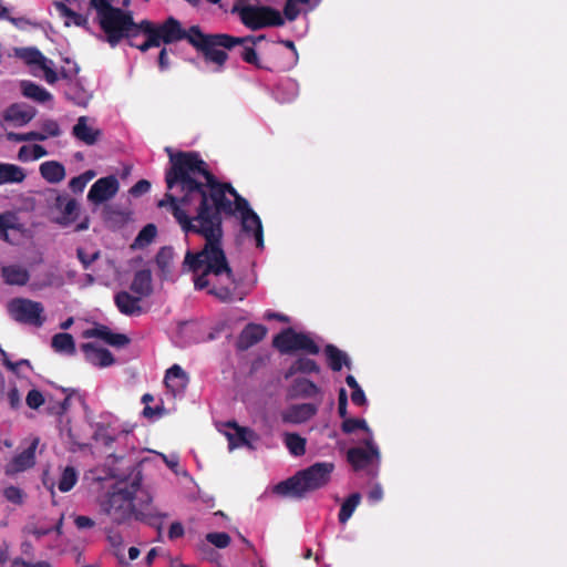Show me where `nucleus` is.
<instances>
[{
  "label": "nucleus",
  "mask_w": 567,
  "mask_h": 567,
  "mask_svg": "<svg viewBox=\"0 0 567 567\" xmlns=\"http://www.w3.org/2000/svg\"><path fill=\"white\" fill-rule=\"evenodd\" d=\"M317 412V408L311 403L295 404L281 413L285 423L300 424L311 419Z\"/></svg>",
  "instance_id": "nucleus-17"
},
{
  "label": "nucleus",
  "mask_w": 567,
  "mask_h": 567,
  "mask_svg": "<svg viewBox=\"0 0 567 567\" xmlns=\"http://www.w3.org/2000/svg\"><path fill=\"white\" fill-rule=\"evenodd\" d=\"M7 400L13 409H17L21 403L19 392H8Z\"/></svg>",
  "instance_id": "nucleus-64"
},
{
  "label": "nucleus",
  "mask_w": 567,
  "mask_h": 567,
  "mask_svg": "<svg viewBox=\"0 0 567 567\" xmlns=\"http://www.w3.org/2000/svg\"><path fill=\"white\" fill-rule=\"evenodd\" d=\"M367 449L353 447L348 451V460L355 470L364 467L370 463L372 457H379V450L373 444L372 436L364 440Z\"/></svg>",
  "instance_id": "nucleus-14"
},
{
  "label": "nucleus",
  "mask_w": 567,
  "mask_h": 567,
  "mask_svg": "<svg viewBox=\"0 0 567 567\" xmlns=\"http://www.w3.org/2000/svg\"><path fill=\"white\" fill-rule=\"evenodd\" d=\"M39 444L40 439L38 436H33L29 446L6 464L4 474L8 476H14L33 467L35 464V451Z\"/></svg>",
  "instance_id": "nucleus-10"
},
{
  "label": "nucleus",
  "mask_w": 567,
  "mask_h": 567,
  "mask_svg": "<svg viewBox=\"0 0 567 567\" xmlns=\"http://www.w3.org/2000/svg\"><path fill=\"white\" fill-rule=\"evenodd\" d=\"M38 68L43 71L44 79L49 84H53L58 81V74L54 70V62L52 60L42 54V59H40Z\"/></svg>",
  "instance_id": "nucleus-41"
},
{
  "label": "nucleus",
  "mask_w": 567,
  "mask_h": 567,
  "mask_svg": "<svg viewBox=\"0 0 567 567\" xmlns=\"http://www.w3.org/2000/svg\"><path fill=\"white\" fill-rule=\"evenodd\" d=\"M153 30L161 44H169L181 40H187L190 44V38L193 37V27L185 30L181 22L173 17H169L161 24H153Z\"/></svg>",
  "instance_id": "nucleus-9"
},
{
  "label": "nucleus",
  "mask_w": 567,
  "mask_h": 567,
  "mask_svg": "<svg viewBox=\"0 0 567 567\" xmlns=\"http://www.w3.org/2000/svg\"><path fill=\"white\" fill-rule=\"evenodd\" d=\"M266 332L267 329L264 326L250 323L241 331L237 340V347L240 350H247L262 340Z\"/></svg>",
  "instance_id": "nucleus-21"
},
{
  "label": "nucleus",
  "mask_w": 567,
  "mask_h": 567,
  "mask_svg": "<svg viewBox=\"0 0 567 567\" xmlns=\"http://www.w3.org/2000/svg\"><path fill=\"white\" fill-rule=\"evenodd\" d=\"M25 532L34 535L37 538H41V537L48 535L51 532V529L50 528H39L35 525H28L25 527Z\"/></svg>",
  "instance_id": "nucleus-59"
},
{
  "label": "nucleus",
  "mask_w": 567,
  "mask_h": 567,
  "mask_svg": "<svg viewBox=\"0 0 567 567\" xmlns=\"http://www.w3.org/2000/svg\"><path fill=\"white\" fill-rule=\"evenodd\" d=\"M1 274L4 282L8 285L24 286L30 279L29 271L17 265L2 267Z\"/></svg>",
  "instance_id": "nucleus-25"
},
{
  "label": "nucleus",
  "mask_w": 567,
  "mask_h": 567,
  "mask_svg": "<svg viewBox=\"0 0 567 567\" xmlns=\"http://www.w3.org/2000/svg\"><path fill=\"white\" fill-rule=\"evenodd\" d=\"M92 439L104 446H110L115 441V436L110 433L109 426L101 423L95 425Z\"/></svg>",
  "instance_id": "nucleus-40"
},
{
  "label": "nucleus",
  "mask_w": 567,
  "mask_h": 567,
  "mask_svg": "<svg viewBox=\"0 0 567 567\" xmlns=\"http://www.w3.org/2000/svg\"><path fill=\"white\" fill-rule=\"evenodd\" d=\"M228 426L230 427V431L226 432V436L228 439L230 450L244 445L251 450L255 449L251 444L252 441L257 440V435L254 431L248 427H241L236 423H229Z\"/></svg>",
  "instance_id": "nucleus-16"
},
{
  "label": "nucleus",
  "mask_w": 567,
  "mask_h": 567,
  "mask_svg": "<svg viewBox=\"0 0 567 567\" xmlns=\"http://www.w3.org/2000/svg\"><path fill=\"white\" fill-rule=\"evenodd\" d=\"M75 525L80 529H85V528H92L95 525V523L92 518H90L87 516H78L75 518Z\"/></svg>",
  "instance_id": "nucleus-57"
},
{
  "label": "nucleus",
  "mask_w": 567,
  "mask_h": 567,
  "mask_svg": "<svg viewBox=\"0 0 567 567\" xmlns=\"http://www.w3.org/2000/svg\"><path fill=\"white\" fill-rule=\"evenodd\" d=\"M161 393H145L142 398V402L145 405L142 414L146 419H157L168 412L165 408V400L159 395Z\"/></svg>",
  "instance_id": "nucleus-19"
},
{
  "label": "nucleus",
  "mask_w": 567,
  "mask_h": 567,
  "mask_svg": "<svg viewBox=\"0 0 567 567\" xmlns=\"http://www.w3.org/2000/svg\"><path fill=\"white\" fill-rule=\"evenodd\" d=\"M118 190V182L114 176L97 179L87 193V200L93 204H101L115 196Z\"/></svg>",
  "instance_id": "nucleus-11"
},
{
  "label": "nucleus",
  "mask_w": 567,
  "mask_h": 567,
  "mask_svg": "<svg viewBox=\"0 0 567 567\" xmlns=\"http://www.w3.org/2000/svg\"><path fill=\"white\" fill-rule=\"evenodd\" d=\"M164 384L167 390H183L189 384V375L181 365L173 364L165 373Z\"/></svg>",
  "instance_id": "nucleus-22"
},
{
  "label": "nucleus",
  "mask_w": 567,
  "mask_h": 567,
  "mask_svg": "<svg viewBox=\"0 0 567 567\" xmlns=\"http://www.w3.org/2000/svg\"><path fill=\"white\" fill-rule=\"evenodd\" d=\"M9 316L17 322L33 327H42L45 322L44 307L41 302L14 298L7 305Z\"/></svg>",
  "instance_id": "nucleus-7"
},
{
  "label": "nucleus",
  "mask_w": 567,
  "mask_h": 567,
  "mask_svg": "<svg viewBox=\"0 0 567 567\" xmlns=\"http://www.w3.org/2000/svg\"><path fill=\"white\" fill-rule=\"evenodd\" d=\"M284 442L289 452L295 456H301L306 453L307 440L297 433H285Z\"/></svg>",
  "instance_id": "nucleus-32"
},
{
  "label": "nucleus",
  "mask_w": 567,
  "mask_h": 567,
  "mask_svg": "<svg viewBox=\"0 0 567 567\" xmlns=\"http://www.w3.org/2000/svg\"><path fill=\"white\" fill-rule=\"evenodd\" d=\"M142 475L136 468L126 478L118 480L99 502L100 512L112 523L122 525L132 518L162 532V519L167 515L153 504V496L142 489Z\"/></svg>",
  "instance_id": "nucleus-2"
},
{
  "label": "nucleus",
  "mask_w": 567,
  "mask_h": 567,
  "mask_svg": "<svg viewBox=\"0 0 567 567\" xmlns=\"http://www.w3.org/2000/svg\"><path fill=\"white\" fill-rule=\"evenodd\" d=\"M69 186L70 188L74 192V193H82L83 189L85 188L86 186V183L85 181H83V178L79 175L76 177H73L70 183H69Z\"/></svg>",
  "instance_id": "nucleus-55"
},
{
  "label": "nucleus",
  "mask_w": 567,
  "mask_h": 567,
  "mask_svg": "<svg viewBox=\"0 0 567 567\" xmlns=\"http://www.w3.org/2000/svg\"><path fill=\"white\" fill-rule=\"evenodd\" d=\"M82 351L84 352L85 360L94 367L106 368L115 361L107 349L100 348L94 343L82 344Z\"/></svg>",
  "instance_id": "nucleus-15"
},
{
  "label": "nucleus",
  "mask_w": 567,
  "mask_h": 567,
  "mask_svg": "<svg viewBox=\"0 0 567 567\" xmlns=\"http://www.w3.org/2000/svg\"><path fill=\"white\" fill-rule=\"evenodd\" d=\"M293 381L296 383L293 390H316L313 383L303 375L296 377Z\"/></svg>",
  "instance_id": "nucleus-54"
},
{
  "label": "nucleus",
  "mask_w": 567,
  "mask_h": 567,
  "mask_svg": "<svg viewBox=\"0 0 567 567\" xmlns=\"http://www.w3.org/2000/svg\"><path fill=\"white\" fill-rule=\"evenodd\" d=\"M333 471L332 463H316L274 486V493L284 497L302 498L309 492L324 486Z\"/></svg>",
  "instance_id": "nucleus-4"
},
{
  "label": "nucleus",
  "mask_w": 567,
  "mask_h": 567,
  "mask_svg": "<svg viewBox=\"0 0 567 567\" xmlns=\"http://www.w3.org/2000/svg\"><path fill=\"white\" fill-rule=\"evenodd\" d=\"M40 173L49 183H59L65 177L64 166L55 161L42 163L40 165Z\"/></svg>",
  "instance_id": "nucleus-26"
},
{
  "label": "nucleus",
  "mask_w": 567,
  "mask_h": 567,
  "mask_svg": "<svg viewBox=\"0 0 567 567\" xmlns=\"http://www.w3.org/2000/svg\"><path fill=\"white\" fill-rule=\"evenodd\" d=\"M10 215H0V238L7 239V230L11 227Z\"/></svg>",
  "instance_id": "nucleus-56"
},
{
  "label": "nucleus",
  "mask_w": 567,
  "mask_h": 567,
  "mask_svg": "<svg viewBox=\"0 0 567 567\" xmlns=\"http://www.w3.org/2000/svg\"><path fill=\"white\" fill-rule=\"evenodd\" d=\"M339 404H338V411L341 417H346L347 415V392H339Z\"/></svg>",
  "instance_id": "nucleus-61"
},
{
  "label": "nucleus",
  "mask_w": 567,
  "mask_h": 567,
  "mask_svg": "<svg viewBox=\"0 0 567 567\" xmlns=\"http://www.w3.org/2000/svg\"><path fill=\"white\" fill-rule=\"evenodd\" d=\"M317 370V364L313 360L308 358H300L289 369L286 379L292 378L298 372L308 373Z\"/></svg>",
  "instance_id": "nucleus-39"
},
{
  "label": "nucleus",
  "mask_w": 567,
  "mask_h": 567,
  "mask_svg": "<svg viewBox=\"0 0 567 567\" xmlns=\"http://www.w3.org/2000/svg\"><path fill=\"white\" fill-rule=\"evenodd\" d=\"M84 337L86 338H99L110 346L113 347H124L130 343V339L122 333H114L105 326H99L96 328L86 330L84 332Z\"/></svg>",
  "instance_id": "nucleus-20"
},
{
  "label": "nucleus",
  "mask_w": 567,
  "mask_h": 567,
  "mask_svg": "<svg viewBox=\"0 0 567 567\" xmlns=\"http://www.w3.org/2000/svg\"><path fill=\"white\" fill-rule=\"evenodd\" d=\"M324 352L328 358L329 365L333 371L341 370L343 365L350 368L351 361L349 355L337 347L328 344Z\"/></svg>",
  "instance_id": "nucleus-28"
},
{
  "label": "nucleus",
  "mask_w": 567,
  "mask_h": 567,
  "mask_svg": "<svg viewBox=\"0 0 567 567\" xmlns=\"http://www.w3.org/2000/svg\"><path fill=\"white\" fill-rule=\"evenodd\" d=\"M137 28H138V32L136 34H138L141 31H143L147 35V40L143 44L138 45V49L141 51L144 52V51H147L152 47L161 45L159 39H157V37L153 30L152 22L144 20L141 23H137Z\"/></svg>",
  "instance_id": "nucleus-33"
},
{
  "label": "nucleus",
  "mask_w": 567,
  "mask_h": 567,
  "mask_svg": "<svg viewBox=\"0 0 567 567\" xmlns=\"http://www.w3.org/2000/svg\"><path fill=\"white\" fill-rule=\"evenodd\" d=\"M171 167L166 172L167 188L181 187L183 196L178 199L167 193L159 207L169 209L188 234L205 238V245L198 252L187 251L184 268L194 272L195 288L207 289L208 293L223 302L243 300L238 292V280L221 247L220 212H231L233 205L225 197L223 187L206 168V163L194 152L173 153L166 147Z\"/></svg>",
  "instance_id": "nucleus-1"
},
{
  "label": "nucleus",
  "mask_w": 567,
  "mask_h": 567,
  "mask_svg": "<svg viewBox=\"0 0 567 567\" xmlns=\"http://www.w3.org/2000/svg\"><path fill=\"white\" fill-rule=\"evenodd\" d=\"M274 346L284 353H289L296 350H305L308 353L317 354L319 347L315 341L305 333H298L291 328L286 329L275 337Z\"/></svg>",
  "instance_id": "nucleus-8"
},
{
  "label": "nucleus",
  "mask_w": 567,
  "mask_h": 567,
  "mask_svg": "<svg viewBox=\"0 0 567 567\" xmlns=\"http://www.w3.org/2000/svg\"><path fill=\"white\" fill-rule=\"evenodd\" d=\"M183 534H184V527L181 523L175 522L171 525L169 530H168V537L171 539L178 538V537L183 536Z\"/></svg>",
  "instance_id": "nucleus-58"
},
{
  "label": "nucleus",
  "mask_w": 567,
  "mask_h": 567,
  "mask_svg": "<svg viewBox=\"0 0 567 567\" xmlns=\"http://www.w3.org/2000/svg\"><path fill=\"white\" fill-rule=\"evenodd\" d=\"M37 114V110L27 104H12L6 111V120L10 122H14L17 125H25L29 123Z\"/></svg>",
  "instance_id": "nucleus-23"
},
{
  "label": "nucleus",
  "mask_w": 567,
  "mask_h": 567,
  "mask_svg": "<svg viewBox=\"0 0 567 567\" xmlns=\"http://www.w3.org/2000/svg\"><path fill=\"white\" fill-rule=\"evenodd\" d=\"M23 169L13 164L0 163V185L8 183H20L24 179Z\"/></svg>",
  "instance_id": "nucleus-30"
},
{
  "label": "nucleus",
  "mask_w": 567,
  "mask_h": 567,
  "mask_svg": "<svg viewBox=\"0 0 567 567\" xmlns=\"http://www.w3.org/2000/svg\"><path fill=\"white\" fill-rule=\"evenodd\" d=\"M30 152L32 153L33 161L39 159V158L44 157V156L48 155L47 150L43 146L39 145V144L31 145L30 146Z\"/></svg>",
  "instance_id": "nucleus-60"
},
{
  "label": "nucleus",
  "mask_w": 567,
  "mask_h": 567,
  "mask_svg": "<svg viewBox=\"0 0 567 567\" xmlns=\"http://www.w3.org/2000/svg\"><path fill=\"white\" fill-rule=\"evenodd\" d=\"M360 501L361 495L353 493L343 502L339 513V522L341 524H346L350 519L357 506L360 504Z\"/></svg>",
  "instance_id": "nucleus-35"
},
{
  "label": "nucleus",
  "mask_w": 567,
  "mask_h": 567,
  "mask_svg": "<svg viewBox=\"0 0 567 567\" xmlns=\"http://www.w3.org/2000/svg\"><path fill=\"white\" fill-rule=\"evenodd\" d=\"M299 3H301L300 0H287L285 8H284V14L287 20L293 21L299 16Z\"/></svg>",
  "instance_id": "nucleus-47"
},
{
  "label": "nucleus",
  "mask_w": 567,
  "mask_h": 567,
  "mask_svg": "<svg viewBox=\"0 0 567 567\" xmlns=\"http://www.w3.org/2000/svg\"><path fill=\"white\" fill-rule=\"evenodd\" d=\"M51 347L60 353L73 354L75 352L74 339L70 333H56L53 336Z\"/></svg>",
  "instance_id": "nucleus-31"
},
{
  "label": "nucleus",
  "mask_w": 567,
  "mask_h": 567,
  "mask_svg": "<svg viewBox=\"0 0 567 567\" xmlns=\"http://www.w3.org/2000/svg\"><path fill=\"white\" fill-rule=\"evenodd\" d=\"M25 401H27V404L31 409H38L40 405L45 404L47 410L51 414L60 415L68 410L69 402H70V395H65L63 398V401L60 402L58 405H52L51 401L48 400L47 396H44L42 392H28Z\"/></svg>",
  "instance_id": "nucleus-18"
},
{
  "label": "nucleus",
  "mask_w": 567,
  "mask_h": 567,
  "mask_svg": "<svg viewBox=\"0 0 567 567\" xmlns=\"http://www.w3.org/2000/svg\"><path fill=\"white\" fill-rule=\"evenodd\" d=\"M8 138L10 141H16V142L44 141V140H47V135H44L43 133H40V132H28V133H23V134L11 132L8 134Z\"/></svg>",
  "instance_id": "nucleus-45"
},
{
  "label": "nucleus",
  "mask_w": 567,
  "mask_h": 567,
  "mask_svg": "<svg viewBox=\"0 0 567 567\" xmlns=\"http://www.w3.org/2000/svg\"><path fill=\"white\" fill-rule=\"evenodd\" d=\"M65 63L68 64V66L61 69V76L63 79L72 80L74 76L78 75L80 68L75 62H71L69 59H65Z\"/></svg>",
  "instance_id": "nucleus-50"
},
{
  "label": "nucleus",
  "mask_w": 567,
  "mask_h": 567,
  "mask_svg": "<svg viewBox=\"0 0 567 567\" xmlns=\"http://www.w3.org/2000/svg\"><path fill=\"white\" fill-rule=\"evenodd\" d=\"M233 12H237L241 22L251 30L281 27L285 23L280 12L271 7L235 6Z\"/></svg>",
  "instance_id": "nucleus-6"
},
{
  "label": "nucleus",
  "mask_w": 567,
  "mask_h": 567,
  "mask_svg": "<svg viewBox=\"0 0 567 567\" xmlns=\"http://www.w3.org/2000/svg\"><path fill=\"white\" fill-rule=\"evenodd\" d=\"M6 364L8 365V368H10L14 373H19L23 368L25 369H29L30 365H29V362L27 360H21L20 362L18 363H11L9 361L6 362Z\"/></svg>",
  "instance_id": "nucleus-63"
},
{
  "label": "nucleus",
  "mask_w": 567,
  "mask_h": 567,
  "mask_svg": "<svg viewBox=\"0 0 567 567\" xmlns=\"http://www.w3.org/2000/svg\"><path fill=\"white\" fill-rule=\"evenodd\" d=\"M78 477L79 473L75 470V467H64L58 482V488L63 493L71 491L73 486L76 484Z\"/></svg>",
  "instance_id": "nucleus-34"
},
{
  "label": "nucleus",
  "mask_w": 567,
  "mask_h": 567,
  "mask_svg": "<svg viewBox=\"0 0 567 567\" xmlns=\"http://www.w3.org/2000/svg\"><path fill=\"white\" fill-rule=\"evenodd\" d=\"M100 256L99 251L93 252L92 255H86L83 249H78V257L80 261L83 264V267L85 269L89 268V266L94 262Z\"/></svg>",
  "instance_id": "nucleus-53"
},
{
  "label": "nucleus",
  "mask_w": 567,
  "mask_h": 567,
  "mask_svg": "<svg viewBox=\"0 0 567 567\" xmlns=\"http://www.w3.org/2000/svg\"><path fill=\"white\" fill-rule=\"evenodd\" d=\"M54 7L61 17L68 19L66 24L72 22L75 25H84L87 22V19L85 17L74 12L65 4L64 1L54 2Z\"/></svg>",
  "instance_id": "nucleus-36"
},
{
  "label": "nucleus",
  "mask_w": 567,
  "mask_h": 567,
  "mask_svg": "<svg viewBox=\"0 0 567 567\" xmlns=\"http://www.w3.org/2000/svg\"><path fill=\"white\" fill-rule=\"evenodd\" d=\"M72 135L86 145L99 142L102 132L95 126V121L89 116H80L72 127Z\"/></svg>",
  "instance_id": "nucleus-12"
},
{
  "label": "nucleus",
  "mask_w": 567,
  "mask_h": 567,
  "mask_svg": "<svg viewBox=\"0 0 567 567\" xmlns=\"http://www.w3.org/2000/svg\"><path fill=\"white\" fill-rule=\"evenodd\" d=\"M17 55L24 60L30 65L38 66L42 53L35 48H23L17 51Z\"/></svg>",
  "instance_id": "nucleus-42"
},
{
  "label": "nucleus",
  "mask_w": 567,
  "mask_h": 567,
  "mask_svg": "<svg viewBox=\"0 0 567 567\" xmlns=\"http://www.w3.org/2000/svg\"><path fill=\"white\" fill-rule=\"evenodd\" d=\"M3 496L10 503L22 505L27 495L21 488L11 485L3 489Z\"/></svg>",
  "instance_id": "nucleus-43"
},
{
  "label": "nucleus",
  "mask_w": 567,
  "mask_h": 567,
  "mask_svg": "<svg viewBox=\"0 0 567 567\" xmlns=\"http://www.w3.org/2000/svg\"><path fill=\"white\" fill-rule=\"evenodd\" d=\"M218 184L223 187L225 197L233 205L231 212L225 213H240L243 230L255 239L256 246L258 248H264V231L261 220L258 215L249 207L248 202L239 196L238 193L229 184Z\"/></svg>",
  "instance_id": "nucleus-5"
},
{
  "label": "nucleus",
  "mask_w": 567,
  "mask_h": 567,
  "mask_svg": "<svg viewBox=\"0 0 567 567\" xmlns=\"http://www.w3.org/2000/svg\"><path fill=\"white\" fill-rule=\"evenodd\" d=\"M240 55L247 63L258 64V55L254 48L245 45Z\"/></svg>",
  "instance_id": "nucleus-51"
},
{
  "label": "nucleus",
  "mask_w": 567,
  "mask_h": 567,
  "mask_svg": "<svg viewBox=\"0 0 567 567\" xmlns=\"http://www.w3.org/2000/svg\"><path fill=\"white\" fill-rule=\"evenodd\" d=\"M206 539L217 548H225L230 543V536L227 533H209Z\"/></svg>",
  "instance_id": "nucleus-46"
},
{
  "label": "nucleus",
  "mask_w": 567,
  "mask_h": 567,
  "mask_svg": "<svg viewBox=\"0 0 567 567\" xmlns=\"http://www.w3.org/2000/svg\"><path fill=\"white\" fill-rule=\"evenodd\" d=\"M21 89L24 96L37 102L44 103L52 100V94L49 91L30 81L21 82Z\"/></svg>",
  "instance_id": "nucleus-29"
},
{
  "label": "nucleus",
  "mask_w": 567,
  "mask_h": 567,
  "mask_svg": "<svg viewBox=\"0 0 567 567\" xmlns=\"http://www.w3.org/2000/svg\"><path fill=\"white\" fill-rule=\"evenodd\" d=\"M157 229L155 225L148 224L146 225L136 236L134 243L132 244V248L142 249L148 246L155 238Z\"/></svg>",
  "instance_id": "nucleus-37"
},
{
  "label": "nucleus",
  "mask_w": 567,
  "mask_h": 567,
  "mask_svg": "<svg viewBox=\"0 0 567 567\" xmlns=\"http://www.w3.org/2000/svg\"><path fill=\"white\" fill-rule=\"evenodd\" d=\"M150 188L151 183L146 179H141L131 188L130 192L133 196H140L147 193Z\"/></svg>",
  "instance_id": "nucleus-52"
},
{
  "label": "nucleus",
  "mask_w": 567,
  "mask_h": 567,
  "mask_svg": "<svg viewBox=\"0 0 567 567\" xmlns=\"http://www.w3.org/2000/svg\"><path fill=\"white\" fill-rule=\"evenodd\" d=\"M66 96L80 106H86L91 99V95L85 91H76L72 93L70 90L66 92Z\"/></svg>",
  "instance_id": "nucleus-49"
},
{
  "label": "nucleus",
  "mask_w": 567,
  "mask_h": 567,
  "mask_svg": "<svg viewBox=\"0 0 567 567\" xmlns=\"http://www.w3.org/2000/svg\"><path fill=\"white\" fill-rule=\"evenodd\" d=\"M131 289L140 295L147 297L152 292V275L150 270H140L135 274Z\"/></svg>",
  "instance_id": "nucleus-27"
},
{
  "label": "nucleus",
  "mask_w": 567,
  "mask_h": 567,
  "mask_svg": "<svg viewBox=\"0 0 567 567\" xmlns=\"http://www.w3.org/2000/svg\"><path fill=\"white\" fill-rule=\"evenodd\" d=\"M18 158L21 162L33 161L32 153L30 152V146L24 145V146L20 147L19 153H18Z\"/></svg>",
  "instance_id": "nucleus-62"
},
{
  "label": "nucleus",
  "mask_w": 567,
  "mask_h": 567,
  "mask_svg": "<svg viewBox=\"0 0 567 567\" xmlns=\"http://www.w3.org/2000/svg\"><path fill=\"white\" fill-rule=\"evenodd\" d=\"M53 207L60 213V216L56 217V221L63 226L72 224L78 218L79 205L75 199L68 195H58Z\"/></svg>",
  "instance_id": "nucleus-13"
},
{
  "label": "nucleus",
  "mask_w": 567,
  "mask_h": 567,
  "mask_svg": "<svg viewBox=\"0 0 567 567\" xmlns=\"http://www.w3.org/2000/svg\"><path fill=\"white\" fill-rule=\"evenodd\" d=\"M41 127L43 130V134L48 136H60L61 135V128L56 121L54 120H45L42 122Z\"/></svg>",
  "instance_id": "nucleus-48"
},
{
  "label": "nucleus",
  "mask_w": 567,
  "mask_h": 567,
  "mask_svg": "<svg viewBox=\"0 0 567 567\" xmlns=\"http://www.w3.org/2000/svg\"><path fill=\"white\" fill-rule=\"evenodd\" d=\"M264 39L265 35H259L257 38L251 35L236 38L221 33L205 34L198 25H193L190 44L198 51L203 52L206 62L214 64L212 71L219 72L228 58V54L223 49H231L237 44H246L248 42L255 44Z\"/></svg>",
  "instance_id": "nucleus-3"
},
{
  "label": "nucleus",
  "mask_w": 567,
  "mask_h": 567,
  "mask_svg": "<svg viewBox=\"0 0 567 567\" xmlns=\"http://www.w3.org/2000/svg\"><path fill=\"white\" fill-rule=\"evenodd\" d=\"M173 257L174 251L171 247L161 248L156 255V265L165 277L171 272Z\"/></svg>",
  "instance_id": "nucleus-38"
},
{
  "label": "nucleus",
  "mask_w": 567,
  "mask_h": 567,
  "mask_svg": "<svg viewBox=\"0 0 567 567\" xmlns=\"http://www.w3.org/2000/svg\"><path fill=\"white\" fill-rule=\"evenodd\" d=\"M357 429H361L365 431L369 436H372L370 427L368 426L367 422L362 419H347L343 421L342 430L346 433H351Z\"/></svg>",
  "instance_id": "nucleus-44"
},
{
  "label": "nucleus",
  "mask_w": 567,
  "mask_h": 567,
  "mask_svg": "<svg viewBox=\"0 0 567 567\" xmlns=\"http://www.w3.org/2000/svg\"><path fill=\"white\" fill-rule=\"evenodd\" d=\"M115 305L118 310L126 316H136L142 311L140 298H135L126 291L116 293Z\"/></svg>",
  "instance_id": "nucleus-24"
}]
</instances>
